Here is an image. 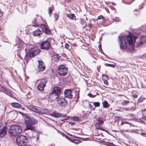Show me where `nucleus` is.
Instances as JSON below:
<instances>
[{
	"instance_id": "1",
	"label": "nucleus",
	"mask_w": 146,
	"mask_h": 146,
	"mask_svg": "<svg viewBox=\"0 0 146 146\" xmlns=\"http://www.w3.org/2000/svg\"><path fill=\"white\" fill-rule=\"evenodd\" d=\"M136 37L133 35H128L119 37V41L120 44V47L123 49H125L127 46V42L133 50V44L135 43ZM132 50V51H133Z\"/></svg>"
},
{
	"instance_id": "2",
	"label": "nucleus",
	"mask_w": 146,
	"mask_h": 146,
	"mask_svg": "<svg viewBox=\"0 0 146 146\" xmlns=\"http://www.w3.org/2000/svg\"><path fill=\"white\" fill-rule=\"evenodd\" d=\"M25 123L26 125V128L25 131L31 130L32 131H35L36 130L35 128L33 126L36 124L38 121L35 119L28 116H25L24 119Z\"/></svg>"
},
{
	"instance_id": "3",
	"label": "nucleus",
	"mask_w": 146,
	"mask_h": 146,
	"mask_svg": "<svg viewBox=\"0 0 146 146\" xmlns=\"http://www.w3.org/2000/svg\"><path fill=\"white\" fill-rule=\"evenodd\" d=\"M25 50L26 52V54L25 56V59H26L28 57L32 58L38 55L40 51V49L37 48H29L27 47L25 49Z\"/></svg>"
},
{
	"instance_id": "4",
	"label": "nucleus",
	"mask_w": 146,
	"mask_h": 146,
	"mask_svg": "<svg viewBox=\"0 0 146 146\" xmlns=\"http://www.w3.org/2000/svg\"><path fill=\"white\" fill-rule=\"evenodd\" d=\"M22 132V128L19 125H14L11 126L9 129V134L14 137L20 135Z\"/></svg>"
},
{
	"instance_id": "5",
	"label": "nucleus",
	"mask_w": 146,
	"mask_h": 146,
	"mask_svg": "<svg viewBox=\"0 0 146 146\" xmlns=\"http://www.w3.org/2000/svg\"><path fill=\"white\" fill-rule=\"evenodd\" d=\"M61 90V88L59 87L54 88L52 92L50 93L51 96H54V98H56L60 95Z\"/></svg>"
},
{
	"instance_id": "6",
	"label": "nucleus",
	"mask_w": 146,
	"mask_h": 146,
	"mask_svg": "<svg viewBox=\"0 0 146 146\" xmlns=\"http://www.w3.org/2000/svg\"><path fill=\"white\" fill-rule=\"evenodd\" d=\"M27 138L25 136L21 135L17 138V144L19 146L23 145V144L27 142Z\"/></svg>"
},
{
	"instance_id": "7",
	"label": "nucleus",
	"mask_w": 146,
	"mask_h": 146,
	"mask_svg": "<svg viewBox=\"0 0 146 146\" xmlns=\"http://www.w3.org/2000/svg\"><path fill=\"white\" fill-rule=\"evenodd\" d=\"M104 121L103 119L101 117L96 118L95 121V125L96 129H100L102 131L104 130L102 128L101 125L103 124Z\"/></svg>"
},
{
	"instance_id": "8",
	"label": "nucleus",
	"mask_w": 146,
	"mask_h": 146,
	"mask_svg": "<svg viewBox=\"0 0 146 146\" xmlns=\"http://www.w3.org/2000/svg\"><path fill=\"white\" fill-rule=\"evenodd\" d=\"M68 68L65 67L64 65L60 66L58 68L59 74L62 76H64L67 74Z\"/></svg>"
},
{
	"instance_id": "9",
	"label": "nucleus",
	"mask_w": 146,
	"mask_h": 146,
	"mask_svg": "<svg viewBox=\"0 0 146 146\" xmlns=\"http://www.w3.org/2000/svg\"><path fill=\"white\" fill-rule=\"evenodd\" d=\"M47 81V80L45 79H43L41 80L37 87L38 89L39 90L42 91L44 90V88L45 86Z\"/></svg>"
},
{
	"instance_id": "10",
	"label": "nucleus",
	"mask_w": 146,
	"mask_h": 146,
	"mask_svg": "<svg viewBox=\"0 0 146 146\" xmlns=\"http://www.w3.org/2000/svg\"><path fill=\"white\" fill-rule=\"evenodd\" d=\"M54 99H57V103L60 106H64L67 104V101L64 98L58 97Z\"/></svg>"
},
{
	"instance_id": "11",
	"label": "nucleus",
	"mask_w": 146,
	"mask_h": 146,
	"mask_svg": "<svg viewBox=\"0 0 146 146\" xmlns=\"http://www.w3.org/2000/svg\"><path fill=\"white\" fill-rule=\"evenodd\" d=\"M31 110L37 113L39 115L44 114L45 113V111L44 109L35 106H32V109Z\"/></svg>"
},
{
	"instance_id": "12",
	"label": "nucleus",
	"mask_w": 146,
	"mask_h": 146,
	"mask_svg": "<svg viewBox=\"0 0 146 146\" xmlns=\"http://www.w3.org/2000/svg\"><path fill=\"white\" fill-rule=\"evenodd\" d=\"M38 71H42L45 69V66L42 60H38Z\"/></svg>"
},
{
	"instance_id": "13",
	"label": "nucleus",
	"mask_w": 146,
	"mask_h": 146,
	"mask_svg": "<svg viewBox=\"0 0 146 146\" xmlns=\"http://www.w3.org/2000/svg\"><path fill=\"white\" fill-rule=\"evenodd\" d=\"M50 43L48 41L42 42L41 44V48L42 49H48L50 47Z\"/></svg>"
},
{
	"instance_id": "14",
	"label": "nucleus",
	"mask_w": 146,
	"mask_h": 146,
	"mask_svg": "<svg viewBox=\"0 0 146 146\" xmlns=\"http://www.w3.org/2000/svg\"><path fill=\"white\" fill-rule=\"evenodd\" d=\"M72 91L70 90H66L64 92L65 97L68 98H71L72 97Z\"/></svg>"
},
{
	"instance_id": "15",
	"label": "nucleus",
	"mask_w": 146,
	"mask_h": 146,
	"mask_svg": "<svg viewBox=\"0 0 146 146\" xmlns=\"http://www.w3.org/2000/svg\"><path fill=\"white\" fill-rule=\"evenodd\" d=\"M40 28L42 29L43 33L44 32L45 33L47 34H49L50 31L46 26L44 25H41L40 26Z\"/></svg>"
},
{
	"instance_id": "16",
	"label": "nucleus",
	"mask_w": 146,
	"mask_h": 146,
	"mask_svg": "<svg viewBox=\"0 0 146 146\" xmlns=\"http://www.w3.org/2000/svg\"><path fill=\"white\" fill-rule=\"evenodd\" d=\"M6 127H4L0 130V137H2L6 134L7 130Z\"/></svg>"
},
{
	"instance_id": "17",
	"label": "nucleus",
	"mask_w": 146,
	"mask_h": 146,
	"mask_svg": "<svg viewBox=\"0 0 146 146\" xmlns=\"http://www.w3.org/2000/svg\"><path fill=\"white\" fill-rule=\"evenodd\" d=\"M43 31L40 30L39 29L35 30L33 32V35L36 36H40L42 34Z\"/></svg>"
},
{
	"instance_id": "18",
	"label": "nucleus",
	"mask_w": 146,
	"mask_h": 146,
	"mask_svg": "<svg viewBox=\"0 0 146 146\" xmlns=\"http://www.w3.org/2000/svg\"><path fill=\"white\" fill-rule=\"evenodd\" d=\"M146 44V36H143L140 38L139 45H144L145 46Z\"/></svg>"
},
{
	"instance_id": "19",
	"label": "nucleus",
	"mask_w": 146,
	"mask_h": 146,
	"mask_svg": "<svg viewBox=\"0 0 146 146\" xmlns=\"http://www.w3.org/2000/svg\"><path fill=\"white\" fill-rule=\"evenodd\" d=\"M12 106L16 108H20L21 107V105L19 104L16 102H13L11 103Z\"/></svg>"
},
{
	"instance_id": "20",
	"label": "nucleus",
	"mask_w": 146,
	"mask_h": 146,
	"mask_svg": "<svg viewBox=\"0 0 146 146\" xmlns=\"http://www.w3.org/2000/svg\"><path fill=\"white\" fill-rule=\"evenodd\" d=\"M51 115L54 117H58L62 116V114L60 113H57L55 112L52 113Z\"/></svg>"
},
{
	"instance_id": "21",
	"label": "nucleus",
	"mask_w": 146,
	"mask_h": 146,
	"mask_svg": "<svg viewBox=\"0 0 146 146\" xmlns=\"http://www.w3.org/2000/svg\"><path fill=\"white\" fill-rule=\"evenodd\" d=\"M66 16L72 20H74L76 18L75 15L73 14H67L66 15Z\"/></svg>"
},
{
	"instance_id": "22",
	"label": "nucleus",
	"mask_w": 146,
	"mask_h": 146,
	"mask_svg": "<svg viewBox=\"0 0 146 146\" xmlns=\"http://www.w3.org/2000/svg\"><path fill=\"white\" fill-rule=\"evenodd\" d=\"M143 114L142 119L146 121V109H145L142 111Z\"/></svg>"
},
{
	"instance_id": "23",
	"label": "nucleus",
	"mask_w": 146,
	"mask_h": 146,
	"mask_svg": "<svg viewBox=\"0 0 146 146\" xmlns=\"http://www.w3.org/2000/svg\"><path fill=\"white\" fill-rule=\"evenodd\" d=\"M103 107L104 108H108L109 107L108 104L106 101H104L102 102Z\"/></svg>"
},
{
	"instance_id": "24",
	"label": "nucleus",
	"mask_w": 146,
	"mask_h": 146,
	"mask_svg": "<svg viewBox=\"0 0 146 146\" xmlns=\"http://www.w3.org/2000/svg\"><path fill=\"white\" fill-rule=\"evenodd\" d=\"M36 19H35L34 20H33L32 22V26L34 27H38V24L36 23Z\"/></svg>"
},
{
	"instance_id": "25",
	"label": "nucleus",
	"mask_w": 146,
	"mask_h": 146,
	"mask_svg": "<svg viewBox=\"0 0 146 146\" xmlns=\"http://www.w3.org/2000/svg\"><path fill=\"white\" fill-rule=\"evenodd\" d=\"M7 90V89L6 88L3 87L2 86L1 88H0V91L1 92H3L5 93L6 92Z\"/></svg>"
},
{
	"instance_id": "26",
	"label": "nucleus",
	"mask_w": 146,
	"mask_h": 146,
	"mask_svg": "<svg viewBox=\"0 0 146 146\" xmlns=\"http://www.w3.org/2000/svg\"><path fill=\"white\" fill-rule=\"evenodd\" d=\"M52 60L54 61H56L59 60V58L58 56L56 55H54L52 58Z\"/></svg>"
},
{
	"instance_id": "27",
	"label": "nucleus",
	"mask_w": 146,
	"mask_h": 146,
	"mask_svg": "<svg viewBox=\"0 0 146 146\" xmlns=\"http://www.w3.org/2000/svg\"><path fill=\"white\" fill-rule=\"evenodd\" d=\"M145 98L143 97H140L138 99L137 103H140L142 102H143Z\"/></svg>"
},
{
	"instance_id": "28",
	"label": "nucleus",
	"mask_w": 146,
	"mask_h": 146,
	"mask_svg": "<svg viewBox=\"0 0 146 146\" xmlns=\"http://www.w3.org/2000/svg\"><path fill=\"white\" fill-rule=\"evenodd\" d=\"M93 104L95 107H99L100 105V103L98 102H94V103Z\"/></svg>"
},
{
	"instance_id": "29",
	"label": "nucleus",
	"mask_w": 146,
	"mask_h": 146,
	"mask_svg": "<svg viewBox=\"0 0 146 146\" xmlns=\"http://www.w3.org/2000/svg\"><path fill=\"white\" fill-rule=\"evenodd\" d=\"M105 65L106 66H110L112 67H115V65L114 64H108L107 63H105Z\"/></svg>"
},
{
	"instance_id": "30",
	"label": "nucleus",
	"mask_w": 146,
	"mask_h": 146,
	"mask_svg": "<svg viewBox=\"0 0 146 146\" xmlns=\"http://www.w3.org/2000/svg\"><path fill=\"white\" fill-rule=\"evenodd\" d=\"M129 102V101L125 100L122 102V104L123 105H126L128 104Z\"/></svg>"
},
{
	"instance_id": "31",
	"label": "nucleus",
	"mask_w": 146,
	"mask_h": 146,
	"mask_svg": "<svg viewBox=\"0 0 146 146\" xmlns=\"http://www.w3.org/2000/svg\"><path fill=\"white\" fill-rule=\"evenodd\" d=\"M61 117H63V118L62 119V120H65L67 119H68V118H69V117L67 116L66 115H62Z\"/></svg>"
},
{
	"instance_id": "32",
	"label": "nucleus",
	"mask_w": 146,
	"mask_h": 146,
	"mask_svg": "<svg viewBox=\"0 0 146 146\" xmlns=\"http://www.w3.org/2000/svg\"><path fill=\"white\" fill-rule=\"evenodd\" d=\"M53 8L52 7H50L48 8V13L49 14H50L52 12L53 10Z\"/></svg>"
},
{
	"instance_id": "33",
	"label": "nucleus",
	"mask_w": 146,
	"mask_h": 146,
	"mask_svg": "<svg viewBox=\"0 0 146 146\" xmlns=\"http://www.w3.org/2000/svg\"><path fill=\"white\" fill-rule=\"evenodd\" d=\"M9 91L7 89L6 92L5 93L9 95V96H12V94L9 92Z\"/></svg>"
},
{
	"instance_id": "34",
	"label": "nucleus",
	"mask_w": 146,
	"mask_h": 146,
	"mask_svg": "<svg viewBox=\"0 0 146 146\" xmlns=\"http://www.w3.org/2000/svg\"><path fill=\"white\" fill-rule=\"evenodd\" d=\"M54 17L55 19V20L56 21L57 20L58 18V15L56 13H55L54 14Z\"/></svg>"
},
{
	"instance_id": "35",
	"label": "nucleus",
	"mask_w": 146,
	"mask_h": 146,
	"mask_svg": "<svg viewBox=\"0 0 146 146\" xmlns=\"http://www.w3.org/2000/svg\"><path fill=\"white\" fill-rule=\"evenodd\" d=\"M80 140H74V141L73 142H74V143L77 144L80 143Z\"/></svg>"
},
{
	"instance_id": "36",
	"label": "nucleus",
	"mask_w": 146,
	"mask_h": 146,
	"mask_svg": "<svg viewBox=\"0 0 146 146\" xmlns=\"http://www.w3.org/2000/svg\"><path fill=\"white\" fill-rule=\"evenodd\" d=\"M103 17L102 16L100 15L98 17V19H103Z\"/></svg>"
},
{
	"instance_id": "37",
	"label": "nucleus",
	"mask_w": 146,
	"mask_h": 146,
	"mask_svg": "<svg viewBox=\"0 0 146 146\" xmlns=\"http://www.w3.org/2000/svg\"><path fill=\"white\" fill-rule=\"evenodd\" d=\"M73 119H74V120L75 121H77L78 120V118L77 117H74V118H73Z\"/></svg>"
},
{
	"instance_id": "38",
	"label": "nucleus",
	"mask_w": 146,
	"mask_h": 146,
	"mask_svg": "<svg viewBox=\"0 0 146 146\" xmlns=\"http://www.w3.org/2000/svg\"><path fill=\"white\" fill-rule=\"evenodd\" d=\"M133 96L135 98H137L138 97V95L135 94H134L133 95Z\"/></svg>"
},
{
	"instance_id": "39",
	"label": "nucleus",
	"mask_w": 146,
	"mask_h": 146,
	"mask_svg": "<svg viewBox=\"0 0 146 146\" xmlns=\"http://www.w3.org/2000/svg\"><path fill=\"white\" fill-rule=\"evenodd\" d=\"M88 95L90 97H94V96H93L91 94H88Z\"/></svg>"
},
{
	"instance_id": "40",
	"label": "nucleus",
	"mask_w": 146,
	"mask_h": 146,
	"mask_svg": "<svg viewBox=\"0 0 146 146\" xmlns=\"http://www.w3.org/2000/svg\"><path fill=\"white\" fill-rule=\"evenodd\" d=\"M69 47V45L68 44H65V47L66 48H68Z\"/></svg>"
},
{
	"instance_id": "41",
	"label": "nucleus",
	"mask_w": 146,
	"mask_h": 146,
	"mask_svg": "<svg viewBox=\"0 0 146 146\" xmlns=\"http://www.w3.org/2000/svg\"><path fill=\"white\" fill-rule=\"evenodd\" d=\"M69 123L71 125H73L75 124V122H70Z\"/></svg>"
},
{
	"instance_id": "42",
	"label": "nucleus",
	"mask_w": 146,
	"mask_h": 146,
	"mask_svg": "<svg viewBox=\"0 0 146 146\" xmlns=\"http://www.w3.org/2000/svg\"><path fill=\"white\" fill-rule=\"evenodd\" d=\"M104 83L105 84H106L108 83V82L107 80H105L104 81Z\"/></svg>"
},
{
	"instance_id": "43",
	"label": "nucleus",
	"mask_w": 146,
	"mask_h": 146,
	"mask_svg": "<svg viewBox=\"0 0 146 146\" xmlns=\"http://www.w3.org/2000/svg\"><path fill=\"white\" fill-rule=\"evenodd\" d=\"M23 146H33L30 145H29V144H26L25 145H24Z\"/></svg>"
},
{
	"instance_id": "44",
	"label": "nucleus",
	"mask_w": 146,
	"mask_h": 146,
	"mask_svg": "<svg viewBox=\"0 0 146 146\" xmlns=\"http://www.w3.org/2000/svg\"><path fill=\"white\" fill-rule=\"evenodd\" d=\"M125 110H129V111H130V110H129V108H128V109H127V108H125Z\"/></svg>"
},
{
	"instance_id": "45",
	"label": "nucleus",
	"mask_w": 146,
	"mask_h": 146,
	"mask_svg": "<svg viewBox=\"0 0 146 146\" xmlns=\"http://www.w3.org/2000/svg\"><path fill=\"white\" fill-rule=\"evenodd\" d=\"M143 56V57H145V58H146V54H144V55Z\"/></svg>"
},
{
	"instance_id": "46",
	"label": "nucleus",
	"mask_w": 146,
	"mask_h": 146,
	"mask_svg": "<svg viewBox=\"0 0 146 146\" xmlns=\"http://www.w3.org/2000/svg\"><path fill=\"white\" fill-rule=\"evenodd\" d=\"M1 122L0 121V127H1Z\"/></svg>"
},
{
	"instance_id": "47",
	"label": "nucleus",
	"mask_w": 146,
	"mask_h": 146,
	"mask_svg": "<svg viewBox=\"0 0 146 146\" xmlns=\"http://www.w3.org/2000/svg\"><path fill=\"white\" fill-rule=\"evenodd\" d=\"M112 4H113V5H116V4H115V3H113Z\"/></svg>"
}]
</instances>
